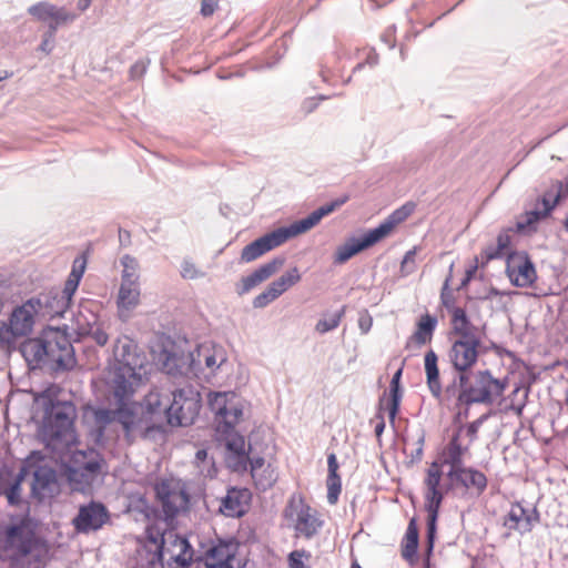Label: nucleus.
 <instances>
[{"instance_id":"nucleus-8","label":"nucleus","mask_w":568,"mask_h":568,"mask_svg":"<svg viewBox=\"0 0 568 568\" xmlns=\"http://www.w3.org/2000/svg\"><path fill=\"white\" fill-rule=\"evenodd\" d=\"M200 408V392L192 385H185L172 393V402L164 414L171 426H189L194 423Z\"/></svg>"},{"instance_id":"nucleus-28","label":"nucleus","mask_w":568,"mask_h":568,"mask_svg":"<svg viewBox=\"0 0 568 568\" xmlns=\"http://www.w3.org/2000/svg\"><path fill=\"white\" fill-rule=\"evenodd\" d=\"M113 356L116 362L115 367L136 368L141 366V361L136 355V345L128 336H121L116 339Z\"/></svg>"},{"instance_id":"nucleus-63","label":"nucleus","mask_w":568,"mask_h":568,"mask_svg":"<svg viewBox=\"0 0 568 568\" xmlns=\"http://www.w3.org/2000/svg\"><path fill=\"white\" fill-rule=\"evenodd\" d=\"M372 325H373V320L368 314L359 317L358 326H359V329L362 331V333H364V334L368 333L369 329L372 328Z\"/></svg>"},{"instance_id":"nucleus-57","label":"nucleus","mask_w":568,"mask_h":568,"mask_svg":"<svg viewBox=\"0 0 568 568\" xmlns=\"http://www.w3.org/2000/svg\"><path fill=\"white\" fill-rule=\"evenodd\" d=\"M20 493L21 484L20 480L17 479L4 490L3 494L6 495L10 505H17L20 501Z\"/></svg>"},{"instance_id":"nucleus-20","label":"nucleus","mask_w":568,"mask_h":568,"mask_svg":"<svg viewBox=\"0 0 568 568\" xmlns=\"http://www.w3.org/2000/svg\"><path fill=\"white\" fill-rule=\"evenodd\" d=\"M115 423H119L126 437H135L138 435L144 436L148 432L153 429V424L138 417L135 409L129 408L124 402L119 403V408L114 409Z\"/></svg>"},{"instance_id":"nucleus-9","label":"nucleus","mask_w":568,"mask_h":568,"mask_svg":"<svg viewBox=\"0 0 568 568\" xmlns=\"http://www.w3.org/2000/svg\"><path fill=\"white\" fill-rule=\"evenodd\" d=\"M40 301L30 298L13 308L9 323L0 324V345L9 347L17 337L27 336L32 332L34 317L39 314Z\"/></svg>"},{"instance_id":"nucleus-16","label":"nucleus","mask_w":568,"mask_h":568,"mask_svg":"<svg viewBox=\"0 0 568 568\" xmlns=\"http://www.w3.org/2000/svg\"><path fill=\"white\" fill-rule=\"evenodd\" d=\"M28 13L34 19L48 23L50 37H54L59 27L77 19V14L69 12L64 7H57L48 1L32 4L28 8Z\"/></svg>"},{"instance_id":"nucleus-32","label":"nucleus","mask_w":568,"mask_h":568,"mask_svg":"<svg viewBox=\"0 0 568 568\" xmlns=\"http://www.w3.org/2000/svg\"><path fill=\"white\" fill-rule=\"evenodd\" d=\"M57 485V473L52 467L41 465L33 471L32 490L34 494L45 496L52 493Z\"/></svg>"},{"instance_id":"nucleus-58","label":"nucleus","mask_w":568,"mask_h":568,"mask_svg":"<svg viewBox=\"0 0 568 568\" xmlns=\"http://www.w3.org/2000/svg\"><path fill=\"white\" fill-rule=\"evenodd\" d=\"M308 552L305 550H295L292 551L288 556V567L290 568H304V558H308Z\"/></svg>"},{"instance_id":"nucleus-53","label":"nucleus","mask_w":568,"mask_h":568,"mask_svg":"<svg viewBox=\"0 0 568 568\" xmlns=\"http://www.w3.org/2000/svg\"><path fill=\"white\" fill-rule=\"evenodd\" d=\"M204 272L199 270L196 265L189 258H184L181 264V276L185 280H196L203 277Z\"/></svg>"},{"instance_id":"nucleus-23","label":"nucleus","mask_w":568,"mask_h":568,"mask_svg":"<svg viewBox=\"0 0 568 568\" xmlns=\"http://www.w3.org/2000/svg\"><path fill=\"white\" fill-rule=\"evenodd\" d=\"M379 241L373 229L367 231L362 237H352L337 248L335 262L343 264L358 252L373 246Z\"/></svg>"},{"instance_id":"nucleus-22","label":"nucleus","mask_w":568,"mask_h":568,"mask_svg":"<svg viewBox=\"0 0 568 568\" xmlns=\"http://www.w3.org/2000/svg\"><path fill=\"white\" fill-rule=\"evenodd\" d=\"M282 244L283 241L277 230H274L244 246L241 253V260L245 263L253 262Z\"/></svg>"},{"instance_id":"nucleus-61","label":"nucleus","mask_w":568,"mask_h":568,"mask_svg":"<svg viewBox=\"0 0 568 568\" xmlns=\"http://www.w3.org/2000/svg\"><path fill=\"white\" fill-rule=\"evenodd\" d=\"M78 283L73 281V278H68L65 282L63 290H58L64 297H68V300L71 302L72 295L78 288Z\"/></svg>"},{"instance_id":"nucleus-62","label":"nucleus","mask_w":568,"mask_h":568,"mask_svg":"<svg viewBox=\"0 0 568 568\" xmlns=\"http://www.w3.org/2000/svg\"><path fill=\"white\" fill-rule=\"evenodd\" d=\"M251 465V474L260 470L262 467H266L268 463L265 462L263 457L260 456H252L247 457Z\"/></svg>"},{"instance_id":"nucleus-14","label":"nucleus","mask_w":568,"mask_h":568,"mask_svg":"<svg viewBox=\"0 0 568 568\" xmlns=\"http://www.w3.org/2000/svg\"><path fill=\"white\" fill-rule=\"evenodd\" d=\"M347 200H348V196L344 195L339 199H336L335 201H333L331 203H327V204L316 209L308 216H306L302 220H298L288 226L276 229L283 243H285L287 240H290L294 236H297L300 234H303V233L310 231L311 229H313L314 226H316L324 216L334 212L336 209H338L344 203H346Z\"/></svg>"},{"instance_id":"nucleus-41","label":"nucleus","mask_w":568,"mask_h":568,"mask_svg":"<svg viewBox=\"0 0 568 568\" xmlns=\"http://www.w3.org/2000/svg\"><path fill=\"white\" fill-rule=\"evenodd\" d=\"M542 205H544L542 211L532 210V211L526 212V214L517 221L515 230L518 233H526V232H530L531 230H534V225L541 217H545L550 213V211L546 212V204L544 201H542Z\"/></svg>"},{"instance_id":"nucleus-29","label":"nucleus","mask_w":568,"mask_h":568,"mask_svg":"<svg viewBox=\"0 0 568 568\" xmlns=\"http://www.w3.org/2000/svg\"><path fill=\"white\" fill-rule=\"evenodd\" d=\"M247 499L246 489L232 488L221 499L220 511L227 517H240L245 513Z\"/></svg>"},{"instance_id":"nucleus-42","label":"nucleus","mask_w":568,"mask_h":568,"mask_svg":"<svg viewBox=\"0 0 568 568\" xmlns=\"http://www.w3.org/2000/svg\"><path fill=\"white\" fill-rule=\"evenodd\" d=\"M542 205H544L542 211L532 210V211L526 212V214L517 221L515 230L518 233H526V232H530L531 230H534V225L541 217H545L550 213V211L546 212V204L544 201H542Z\"/></svg>"},{"instance_id":"nucleus-19","label":"nucleus","mask_w":568,"mask_h":568,"mask_svg":"<svg viewBox=\"0 0 568 568\" xmlns=\"http://www.w3.org/2000/svg\"><path fill=\"white\" fill-rule=\"evenodd\" d=\"M540 515L538 510L532 508H525L521 504H513L508 514L504 519V526L508 530L517 531L520 535L530 532L534 526L539 523Z\"/></svg>"},{"instance_id":"nucleus-7","label":"nucleus","mask_w":568,"mask_h":568,"mask_svg":"<svg viewBox=\"0 0 568 568\" xmlns=\"http://www.w3.org/2000/svg\"><path fill=\"white\" fill-rule=\"evenodd\" d=\"M189 365L186 368L178 364L175 355H168L164 363V369L168 374L192 373L195 376L204 374L209 376L214 374L226 362V354L221 346L211 343L199 345L187 355Z\"/></svg>"},{"instance_id":"nucleus-13","label":"nucleus","mask_w":568,"mask_h":568,"mask_svg":"<svg viewBox=\"0 0 568 568\" xmlns=\"http://www.w3.org/2000/svg\"><path fill=\"white\" fill-rule=\"evenodd\" d=\"M285 517L294 527L297 536L312 538L322 527L316 510L312 509L303 500L292 499L285 509Z\"/></svg>"},{"instance_id":"nucleus-36","label":"nucleus","mask_w":568,"mask_h":568,"mask_svg":"<svg viewBox=\"0 0 568 568\" xmlns=\"http://www.w3.org/2000/svg\"><path fill=\"white\" fill-rule=\"evenodd\" d=\"M98 323V315L82 306L72 316L71 329L79 336L85 337Z\"/></svg>"},{"instance_id":"nucleus-21","label":"nucleus","mask_w":568,"mask_h":568,"mask_svg":"<svg viewBox=\"0 0 568 568\" xmlns=\"http://www.w3.org/2000/svg\"><path fill=\"white\" fill-rule=\"evenodd\" d=\"M237 551V544L233 540H219L217 544L212 545L205 552V567L206 568H233L232 561L234 560Z\"/></svg>"},{"instance_id":"nucleus-48","label":"nucleus","mask_w":568,"mask_h":568,"mask_svg":"<svg viewBox=\"0 0 568 568\" xmlns=\"http://www.w3.org/2000/svg\"><path fill=\"white\" fill-rule=\"evenodd\" d=\"M282 294L283 293L278 291V288L272 282L261 294L254 297L253 306L255 308H263L280 297Z\"/></svg>"},{"instance_id":"nucleus-51","label":"nucleus","mask_w":568,"mask_h":568,"mask_svg":"<svg viewBox=\"0 0 568 568\" xmlns=\"http://www.w3.org/2000/svg\"><path fill=\"white\" fill-rule=\"evenodd\" d=\"M327 485V501L329 505H335L338 500L341 490H342V481L338 475L327 476L326 479Z\"/></svg>"},{"instance_id":"nucleus-1","label":"nucleus","mask_w":568,"mask_h":568,"mask_svg":"<svg viewBox=\"0 0 568 568\" xmlns=\"http://www.w3.org/2000/svg\"><path fill=\"white\" fill-rule=\"evenodd\" d=\"M0 548L13 568H43L50 552L48 542L26 518L0 526Z\"/></svg>"},{"instance_id":"nucleus-59","label":"nucleus","mask_w":568,"mask_h":568,"mask_svg":"<svg viewBox=\"0 0 568 568\" xmlns=\"http://www.w3.org/2000/svg\"><path fill=\"white\" fill-rule=\"evenodd\" d=\"M486 416H481L477 418L476 420L468 424L463 430L465 432L466 436L469 439V444H471L477 438V433L484 422Z\"/></svg>"},{"instance_id":"nucleus-25","label":"nucleus","mask_w":568,"mask_h":568,"mask_svg":"<svg viewBox=\"0 0 568 568\" xmlns=\"http://www.w3.org/2000/svg\"><path fill=\"white\" fill-rule=\"evenodd\" d=\"M141 288L140 283H121L119 287L116 305L119 317L126 321L131 312L140 303Z\"/></svg>"},{"instance_id":"nucleus-12","label":"nucleus","mask_w":568,"mask_h":568,"mask_svg":"<svg viewBox=\"0 0 568 568\" xmlns=\"http://www.w3.org/2000/svg\"><path fill=\"white\" fill-rule=\"evenodd\" d=\"M45 365L54 369H70L75 365L73 346L68 336L59 329L45 332Z\"/></svg>"},{"instance_id":"nucleus-26","label":"nucleus","mask_w":568,"mask_h":568,"mask_svg":"<svg viewBox=\"0 0 568 568\" xmlns=\"http://www.w3.org/2000/svg\"><path fill=\"white\" fill-rule=\"evenodd\" d=\"M138 376L136 368L115 367L111 388L119 403L124 402L133 393V385Z\"/></svg>"},{"instance_id":"nucleus-60","label":"nucleus","mask_w":568,"mask_h":568,"mask_svg":"<svg viewBox=\"0 0 568 568\" xmlns=\"http://www.w3.org/2000/svg\"><path fill=\"white\" fill-rule=\"evenodd\" d=\"M219 0H202L201 13L204 17H210L214 13L217 8Z\"/></svg>"},{"instance_id":"nucleus-46","label":"nucleus","mask_w":568,"mask_h":568,"mask_svg":"<svg viewBox=\"0 0 568 568\" xmlns=\"http://www.w3.org/2000/svg\"><path fill=\"white\" fill-rule=\"evenodd\" d=\"M194 464L199 469V474L204 478H213L216 474L214 460L209 458L205 449H199L195 454Z\"/></svg>"},{"instance_id":"nucleus-47","label":"nucleus","mask_w":568,"mask_h":568,"mask_svg":"<svg viewBox=\"0 0 568 568\" xmlns=\"http://www.w3.org/2000/svg\"><path fill=\"white\" fill-rule=\"evenodd\" d=\"M345 314V306L338 312L332 314L328 318L324 317L318 320L315 325V331L320 334H325L338 327L343 316Z\"/></svg>"},{"instance_id":"nucleus-3","label":"nucleus","mask_w":568,"mask_h":568,"mask_svg":"<svg viewBox=\"0 0 568 568\" xmlns=\"http://www.w3.org/2000/svg\"><path fill=\"white\" fill-rule=\"evenodd\" d=\"M506 387V379L495 378L490 371L485 369L478 371L471 378L467 374L465 384L453 379L445 389V396L454 399L457 406L491 405L503 396Z\"/></svg>"},{"instance_id":"nucleus-2","label":"nucleus","mask_w":568,"mask_h":568,"mask_svg":"<svg viewBox=\"0 0 568 568\" xmlns=\"http://www.w3.org/2000/svg\"><path fill=\"white\" fill-rule=\"evenodd\" d=\"M483 333L474 325L462 307H456L452 315V329L449 332L450 348L448 351L449 363L457 372L456 382L465 384L467 373L478 362L483 345Z\"/></svg>"},{"instance_id":"nucleus-31","label":"nucleus","mask_w":568,"mask_h":568,"mask_svg":"<svg viewBox=\"0 0 568 568\" xmlns=\"http://www.w3.org/2000/svg\"><path fill=\"white\" fill-rule=\"evenodd\" d=\"M416 209L415 203L407 202L402 205L399 209L395 210L384 222H382L377 227L373 229L375 234L379 240L385 239L390 234L393 229L404 222Z\"/></svg>"},{"instance_id":"nucleus-18","label":"nucleus","mask_w":568,"mask_h":568,"mask_svg":"<svg viewBox=\"0 0 568 568\" xmlns=\"http://www.w3.org/2000/svg\"><path fill=\"white\" fill-rule=\"evenodd\" d=\"M108 518L106 508L100 503L91 501L80 507L72 524L77 531L88 534L100 529L106 523Z\"/></svg>"},{"instance_id":"nucleus-56","label":"nucleus","mask_w":568,"mask_h":568,"mask_svg":"<svg viewBox=\"0 0 568 568\" xmlns=\"http://www.w3.org/2000/svg\"><path fill=\"white\" fill-rule=\"evenodd\" d=\"M87 336L91 337L100 346H104L109 341L108 333L99 323L92 327L91 332Z\"/></svg>"},{"instance_id":"nucleus-27","label":"nucleus","mask_w":568,"mask_h":568,"mask_svg":"<svg viewBox=\"0 0 568 568\" xmlns=\"http://www.w3.org/2000/svg\"><path fill=\"white\" fill-rule=\"evenodd\" d=\"M34 298L40 301L39 314L51 318L63 316L71 304L68 297H64L58 290L50 291Z\"/></svg>"},{"instance_id":"nucleus-45","label":"nucleus","mask_w":568,"mask_h":568,"mask_svg":"<svg viewBox=\"0 0 568 568\" xmlns=\"http://www.w3.org/2000/svg\"><path fill=\"white\" fill-rule=\"evenodd\" d=\"M511 231L513 229L501 231L497 236V245L495 247L489 246L486 248V256L488 260L498 258L507 254V251L511 242V237L509 234Z\"/></svg>"},{"instance_id":"nucleus-55","label":"nucleus","mask_w":568,"mask_h":568,"mask_svg":"<svg viewBox=\"0 0 568 568\" xmlns=\"http://www.w3.org/2000/svg\"><path fill=\"white\" fill-rule=\"evenodd\" d=\"M424 442H425V435L422 432L417 436L416 442L413 444L414 447L408 453V456H409L412 463H416V462H419L422 459Z\"/></svg>"},{"instance_id":"nucleus-10","label":"nucleus","mask_w":568,"mask_h":568,"mask_svg":"<svg viewBox=\"0 0 568 568\" xmlns=\"http://www.w3.org/2000/svg\"><path fill=\"white\" fill-rule=\"evenodd\" d=\"M156 498L166 520H172L190 508V495L185 483L175 478H165L155 485Z\"/></svg>"},{"instance_id":"nucleus-5","label":"nucleus","mask_w":568,"mask_h":568,"mask_svg":"<svg viewBox=\"0 0 568 568\" xmlns=\"http://www.w3.org/2000/svg\"><path fill=\"white\" fill-rule=\"evenodd\" d=\"M75 407L71 402L52 403L39 429V437L47 448L60 453L74 440Z\"/></svg>"},{"instance_id":"nucleus-49","label":"nucleus","mask_w":568,"mask_h":568,"mask_svg":"<svg viewBox=\"0 0 568 568\" xmlns=\"http://www.w3.org/2000/svg\"><path fill=\"white\" fill-rule=\"evenodd\" d=\"M301 281V274H300V271L297 267H293L291 270H288L287 272H285L283 275H281L276 281H274L273 283L275 284V286L278 288V291H281L282 293H284L285 291H287L290 287H292L293 285H295L296 283H298Z\"/></svg>"},{"instance_id":"nucleus-50","label":"nucleus","mask_w":568,"mask_h":568,"mask_svg":"<svg viewBox=\"0 0 568 568\" xmlns=\"http://www.w3.org/2000/svg\"><path fill=\"white\" fill-rule=\"evenodd\" d=\"M561 197H568V175L564 181L558 182V191L552 195H545L546 212L551 211Z\"/></svg>"},{"instance_id":"nucleus-33","label":"nucleus","mask_w":568,"mask_h":568,"mask_svg":"<svg viewBox=\"0 0 568 568\" xmlns=\"http://www.w3.org/2000/svg\"><path fill=\"white\" fill-rule=\"evenodd\" d=\"M437 361V354L433 349H429L425 354L424 366L426 373V383L432 395L439 399L443 394V387L439 378Z\"/></svg>"},{"instance_id":"nucleus-44","label":"nucleus","mask_w":568,"mask_h":568,"mask_svg":"<svg viewBox=\"0 0 568 568\" xmlns=\"http://www.w3.org/2000/svg\"><path fill=\"white\" fill-rule=\"evenodd\" d=\"M251 475L255 485L262 490L271 488L277 480L276 469L271 464H267L266 467H262L260 470H256Z\"/></svg>"},{"instance_id":"nucleus-4","label":"nucleus","mask_w":568,"mask_h":568,"mask_svg":"<svg viewBox=\"0 0 568 568\" xmlns=\"http://www.w3.org/2000/svg\"><path fill=\"white\" fill-rule=\"evenodd\" d=\"M209 406L214 414L216 432L225 436L227 449L239 458H245L244 437L240 435L233 436V430L243 416L242 405L234 395L213 393L209 396Z\"/></svg>"},{"instance_id":"nucleus-39","label":"nucleus","mask_w":568,"mask_h":568,"mask_svg":"<svg viewBox=\"0 0 568 568\" xmlns=\"http://www.w3.org/2000/svg\"><path fill=\"white\" fill-rule=\"evenodd\" d=\"M165 407H169L168 402L163 405L160 393L150 392L145 396L143 404L140 406V409L143 414L149 415L150 419H152L155 415L164 413ZM149 424H153V427L155 426V423L152 420H150Z\"/></svg>"},{"instance_id":"nucleus-34","label":"nucleus","mask_w":568,"mask_h":568,"mask_svg":"<svg viewBox=\"0 0 568 568\" xmlns=\"http://www.w3.org/2000/svg\"><path fill=\"white\" fill-rule=\"evenodd\" d=\"M402 373L403 368H399L393 375L389 386V397L385 400L381 399L379 402V410L385 408L388 412V417L392 424L396 418L402 400V389L399 385Z\"/></svg>"},{"instance_id":"nucleus-40","label":"nucleus","mask_w":568,"mask_h":568,"mask_svg":"<svg viewBox=\"0 0 568 568\" xmlns=\"http://www.w3.org/2000/svg\"><path fill=\"white\" fill-rule=\"evenodd\" d=\"M123 266L121 283H140L139 262L135 257L126 254L121 257Z\"/></svg>"},{"instance_id":"nucleus-35","label":"nucleus","mask_w":568,"mask_h":568,"mask_svg":"<svg viewBox=\"0 0 568 568\" xmlns=\"http://www.w3.org/2000/svg\"><path fill=\"white\" fill-rule=\"evenodd\" d=\"M21 353L24 358L34 365H45V332L41 337L31 338L21 345Z\"/></svg>"},{"instance_id":"nucleus-15","label":"nucleus","mask_w":568,"mask_h":568,"mask_svg":"<svg viewBox=\"0 0 568 568\" xmlns=\"http://www.w3.org/2000/svg\"><path fill=\"white\" fill-rule=\"evenodd\" d=\"M506 274L510 283L517 287L531 286L537 280L535 265L526 252L508 254Z\"/></svg>"},{"instance_id":"nucleus-43","label":"nucleus","mask_w":568,"mask_h":568,"mask_svg":"<svg viewBox=\"0 0 568 568\" xmlns=\"http://www.w3.org/2000/svg\"><path fill=\"white\" fill-rule=\"evenodd\" d=\"M466 449L467 448L462 447L457 437H454L450 440L449 446H448L447 456L444 460V464H447L450 466L449 470L457 471V470L462 469L463 467H465L463 464V455Z\"/></svg>"},{"instance_id":"nucleus-37","label":"nucleus","mask_w":568,"mask_h":568,"mask_svg":"<svg viewBox=\"0 0 568 568\" xmlns=\"http://www.w3.org/2000/svg\"><path fill=\"white\" fill-rule=\"evenodd\" d=\"M436 317L429 314L423 315L417 323V329L413 334L412 338L419 345H425L429 343L433 338V333L436 328Z\"/></svg>"},{"instance_id":"nucleus-64","label":"nucleus","mask_w":568,"mask_h":568,"mask_svg":"<svg viewBox=\"0 0 568 568\" xmlns=\"http://www.w3.org/2000/svg\"><path fill=\"white\" fill-rule=\"evenodd\" d=\"M53 38L54 37H50V29H48V32L44 34V38L40 44V50L47 54L50 53L53 47Z\"/></svg>"},{"instance_id":"nucleus-24","label":"nucleus","mask_w":568,"mask_h":568,"mask_svg":"<svg viewBox=\"0 0 568 568\" xmlns=\"http://www.w3.org/2000/svg\"><path fill=\"white\" fill-rule=\"evenodd\" d=\"M447 476L453 483L460 484L466 489L476 491L477 495H480L487 487L485 474L470 467H463L457 471L449 470Z\"/></svg>"},{"instance_id":"nucleus-6","label":"nucleus","mask_w":568,"mask_h":568,"mask_svg":"<svg viewBox=\"0 0 568 568\" xmlns=\"http://www.w3.org/2000/svg\"><path fill=\"white\" fill-rule=\"evenodd\" d=\"M146 562L150 567L156 564L168 565L172 562L181 567H187L193 560V550L185 537L179 536L174 530H166L163 534L152 531L148 535L145 545Z\"/></svg>"},{"instance_id":"nucleus-54","label":"nucleus","mask_w":568,"mask_h":568,"mask_svg":"<svg viewBox=\"0 0 568 568\" xmlns=\"http://www.w3.org/2000/svg\"><path fill=\"white\" fill-rule=\"evenodd\" d=\"M416 247H413L412 250L406 252L400 264V273L403 276H407L416 271Z\"/></svg>"},{"instance_id":"nucleus-30","label":"nucleus","mask_w":568,"mask_h":568,"mask_svg":"<svg viewBox=\"0 0 568 568\" xmlns=\"http://www.w3.org/2000/svg\"><path fill=\"white\" fill-rule=\"evenodd\" d=\"M285 260L283 257H275L272 261L261 265L252 274L242 280L241 293H247L257 284L271 277L276 273L283 265Z\"/></svg>"},{"instance_id":"nucleus-52","label":"nucleus","mask_w":568,"mask_h":568,"mask_svg":"<svg viewBox=\"0 0 568 568\" xmlns=\"http://www.w3.org/2000/svg\"><path fill=\"white\" fill-rule=\"evenodd\" d=\"M94 422L99 432L102 434L108 425L115 423L114 410L105 408L97 409L94 412Z\"/></svg>"},{"instance_id":"nucleus-38","label":"nucleus","mask_w":568,"mask_h":568,"mask_svg":"<svg viewBox=\"0 0 568 568\" xmlns=\"http://www.w3.org/2000/svg\"><path fill=\"white\" fill-rule=\"evenodd\" d=\"M418 547V530L414 520L408 524L404 544L402 547V556L404 559L413 562Z\"/></svg>"},{"instance_id":"nucleus-11","label":"nucleus","mask_w":568,"mask_h":568,"mask_svg":"<svg viewBox=\"0 0 568 568\" xmlns=\"http://www.w3.org/2000/svg\"><path fill=\"white\" fill-rule=\"evenodd\" d=\"M442 466L434 462L430 464L426 471V477L424 480L425 484V508L428 513V549L429 551L433 549L434 535H435V524L438 516V510L440 504L443 501V493L440 491V480H442Z\"/></svg>"},{"instance_id":"nucleus-17","label":"nucleus","mask_w":568,"mask_h":568,"mask_svg":"<svg viewBox=\"0 0 568 568\" xmlns=\"http://www.w3.org/2000/svg\"><path fill=\"white\" fill-rule=\"evenodd\" d=\"M79 457L85 458L83 453L75 456V466L68 468V480L73 490L84 491L91 486L93 480L98 477L100 471V463L97 458H91L87 462L80 463Z\"/></svg>"}]
</instances>
